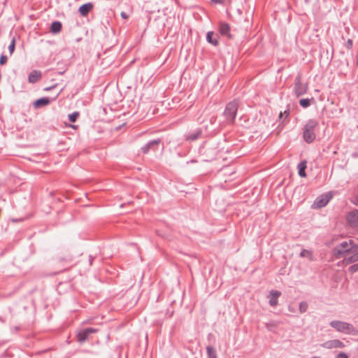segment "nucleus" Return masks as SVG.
I'll return each mask as SVG.
<instances>
[{"label": "nucleus", "mask_w": 358, "mask_h": 358, "mask_svg": "<svg viewBox=\"0 0 358 358\" xmlns=\"http://www.w3.org/2000/svg\"><path fill=\"white\" fill-rule=\"evenodd\" d=\"M318 125L317 121L309 120L305 124L303 133V138L308 143H313L316 137L315 129Z\"/></svg>", "instance_id": "obj_1"}, {"label": "nucleus", "mask_w": 358, "mask_h": 358, "mask_svg": "<svg viewBox=\"0 0 358 358\" xmlns=\"http://www.w3.org/2000/svg\"><path fill=\"white\" fill-rule=\"evenodd\" d=\"M353 244L354 242L351 240L343 241L334 247L332 253L336 258H343L344 260L348 250L352 248Z\"/></svg>", "instance_id": "obj_2"}, {"label": "nucleus", "mask_w": 358, "mask_h": 358, "mask_svg": "<svg viewBox=\"0 0 358 358\" xmlns=\"http://www.w3.org/2000/svg\"><path fill=\"white\" fill-rule=\"evenodd\" d=\"M330 325L341 333L352 335L358 334V331L352 324L345 322L334 320L331 322Z\"/></svg>", "instance_id": "obj_3"}, {"label": "nucleus", "mask_w": 358, "mask_h": 358, "mask_svg": "<svg viewBox=\"0 0 358 358\" xmlns=\"http://www.w3.org/2000/svg\"><path fill=\"white\" fill-rule=\"evenodd\" d=\"M358 261V245L356 244L352 245V248L348 250V254L345 257L343 262L345 264H350L351 263Z\"/></svg>", "instance_id": "obj_4"}, {"label": "nucleus", "mask_w": 358, "mask_h": 358, "mask_svg": "<svg viewBox=\"0 0 358 358\" xmlns=\"http://www.w3.org/2000/svg\"><path fill=\"white\" fill-rule=\"evenodd\" d=\"M238 110V103L234 101L228 103L225 110V115L227 118L233 122L236 117V112Z\"/></svg>", "instance_id": "obj_5"}, {"label": "nucleus", "mask_w": 358, "mask_h": 358, "mask_svg": "<svg viewBox=\"0 0 358 358\" xmlns=\"http://www.w3.org/2000/svg\"><path fill=\"white\" fill-rule=\"evenodd\" d=\"M308 90V85L306 83H302L299 78L296 79L294 85V92L297 96L305 94Z\"/></svg>", "instance_id": "obj_6"}, {"label": "nucleus", "mask_w": 358, "mask_h": 358, "mask_svg": "<svg viewBox=\"0 0 358 358\" xmlns=\"http://www.w3.org/2000/svg\"><path fill=\"white\" fill-rule=\"evenodd\" d=\"M331 199L330 194H326L317 197L313 203V208H320L324 207Z\"/></svg>", "instance_id": "obj_7"}, {"label": "nucleus", "mask_w": 358, "mask_h": 358, "mask_svg": "<svg viewBox=\"0 0 358 358\" xmlns=\"http://www.w3.org/2000/svg\"><path fill=\"white\" fill-rule=\"evenodd\" d=\"M322 345L323 348L327 349L343 348L345 347L344 343L338 339L327 341L324 342Z\"/></svg>", "instance_id": "obj_8"}, {"label": "nucleus", "mask_w": 358, "mask_h": 358, "mask_svg": "<svg viewBox=\"0 0 358 358\" xmlns=\"http://www.w3.org/2000/svg\"><path fill=\"white\" fill-rule=\"evenodd\" d=\"M96 331H97L96 329H93V328H88L85 330H83V331L78 332V334L77 335L78 341L80 343H83L86 340L88 339L89 336L91 334L96 333Z\"/></svg>", "instance_id": "obj_9"}, {"label": "nucleus", "mask_w": 358, "mask_h": 358, "mask_svg": "<svg viewBox=\"0 0 358 358\" xmlns=\"http://www.w3.org/2000/svg\"><path fill=\"white\" fill-rule=\"evenodd\" d=\"M281 296V292L278 290H271L268 295L269 304L271 306L275 307L278 303V298Z\"/></svg>", "instance_id": "obj_10"}, {"label": "nucleus", "mask_w": 358, "mask_h": 358, "mask_svg": "<svg viewBox=\"0 0 358 358\" xmlns=\"http://www.w3.org/2000/svg\"><path fill=\"white\" fill-rule=\"evenodd\" d=\"M93 8L94 4L92 3H87L80 6L78 11L81 16L85 17L92 10Z\"/></svg>", "instance_id": "obj_11"}, {"label": "nucleus", "mask_w": 358, "mask_h": 358, "mask_svg": "<svg viewBox=\"0 0 358 358\" xmlns=\"http://www.w3.org/2000/svg\"><path fill=\"white\" fill-rule=\"evenodd\" d=\"M42 77V73L40 71L34 70L32 71L28 76V81L30 83H35L41 80Z\"/></svg>", "instance_id": "obj_12"}, {"label": "nucleus", "mask_w": 358, "mask_h": 358, "mask_svg": "<svg viewBox=\"0 0 358 358\" xmlns=\"http://www.w3.org/2000/svg\"><path fill=\"white\" fill-rule=\"evenodd\" d=\"M347 220L350 224L356 225L358 223V211H352L347 215Z\"/></svg>", "instance_id": "obj_13"}, {"label": "nucleus", "mask_w": 358, "mask_h": 358, "mask_svg": "<svg viewBox=\"0 0 358 358\" xmlns=\"http://www.w3.org/2000/svg\"><path fill=\"white\" fill-rule=\"evenodd\" d=\"M230 27L227 23H221L220 26V32L222 35L226 36L228 38H231V35L229 34Z\"/></svg>", "instance_id": "obj_14"}, {"label": "nucleus", "mask_w": 358, "mask_h": 358, "mask_svg": "<svg viewBox=\"0 0 358 358\" xmlns=\"http://www.w3.org/2000/svg\"><path fill=\"white\" fill-rule=\"evenodd\" d=\"M50 99L47 97L41 98V99H38L36 101H35L34 106L36 108H39V107H41L43 106L48 105L50 103Z\"/></svg>", "instance_id": "obj_15"}, {"label": "nucleus", "mask_w": 358, "mask_h": 358, "mask_svg": "<svg viewBox=\"0 0 358 358\" xmlns=\"http://www.w3.org/2000/svg\"><path fill=\"white\" fill-rule=\"evenodd\" d=\"M206 39L210 43L214 45H217L218 44L217 36L213 31L208 32Z\"/></svg>", "instance_id": "obj_16"}, {"label": "nucleus", "mask_w": 358, "mask_h": 358, "mask_svg": "<svg viewBox=\"0 0 358 358\" xmlns=\"http://www.w3.org/2000/svg\"><path fill=\"white\" fill-rule=\"evenodd\" d=\"M62 23L59 22H54L50 26V31L53 34H58L61 31Z\"/></svg>", "instance_id": "obj_17"}, {"label": "nucleus", "mask_w": 358, "mask_h": 358, "mask_svg": "<svg viewBox=\"0 0 358 358\" xmlns=\"http://www.w3.org/2000/svg\"><path fill=\"white\" fill-rule=\"evenodd\" d=\"M298 168H299V175L302 178L306 177V174L305 170L306 169V162L303 161V162H300L298 166Z\"/></svg>", "instance_id": "obj_18"}, {"label": "nucleus", "mask_w": 358, "mask_h": 358, "mask_svg": "<svg viewBox=\"0 0 358 358\" xmlns=\"http://www.w3.org/2000/svg\"><path fill=\"white\" fill-rule=\"evenodd\" d=\"M313 102H314V99L313 98H311V99H301L299 100V104L303 108H308V107H309L311 105V103H313Z\"/></svg>", "instance_id": "obj_19"}, {"label": "nucleus", "mask_w": 358, "mask_h": 358, "mask_svg": "<svg viewBox=\"0 0 358 358\" xmlns=\"http://www.w3.org/2000/svg\"><path fill=\"white\" fill-rule=\"evenodd\" d=\"M159 143V140H155V141H150L148 145H146L145 146L143 147L142 150L143 151L144 153H147L149 150V148L153 145H158Z\"/></svg>", "instance_id": "obj_20"}, {"label": "nucleus", "mask_w": 358, "mask_h": 358, "mask_svg": "<svg viewBox=\"0 0 358 358\" xmlns=\"http://www.w3.org/2000/svg\"><path fill=\"white\" fill-rule=\"evenodd\" d=\"M206 350H207L208 358H217L215 351L212 347L208 346L206 348Z\"/></svg>", "instance_id": "obj_21"}, {"label": "nucleus", "mask_w": 358, "mask_h": 358, "mask_svg": "<svg viewBox=\"0 0 358 358\" xmlns=\"http://www.w3.org/2000/svg\"><path fill=\"white\" fill-rule=\"evenodd\" d=\"M79 115H80V114L78 112H74V113L69 115V119L71 122H74L76 121V120L79 117Z\"/></svg>", "instance_id": "obj_22"}, {"label": "nucleus", "mask_w": 358, "mask_h": 358, "mask_svg": "<svg viewBox=\"0 0 358 358\" xmlns=\"http://www.w3.org/2000/svg\"><path fill=\"white\" fill-rule=\"evenodd\" d=\"M301 256L302 257H307V258H309L310 259H312V252L309 250H303L301 252Z\"/></svg>", "instance_id": "obj_23"}, {"label": "nucleus", "mask_w": 358, "mask_h": 358, "mask_svg": "<svg viewBox=\"0 0 358 358\" xmlns=\"http://www.w3.org/2000/svg\"><path fill=\"white\" fill-rule=\"evenodd\" d=\"M15 46V38H13L10 45L8 46V50H9V52L10 54H13V52H14Z\"/></svg>", "instance_id": "obj_24"}, {"label": "nucleus", "mask_w": 358, "mask_h": 358, "mask_svg": "<svg viewBox=\"0 0 358 358\" xmlns=\"http://www.w3.org/2000/svg\"><path fill=\"white\" fill-rule=\"evenodd\" d=\"M308 308V304L305 302H302L300 303V306H299V310L301 313H304L306 311Z\"/></svg>", "instance_id": "obj_25"}, {"label": "nucleus", "mask_w": 358, "mask_h": 358, "mask_svg": "<svg viewBox=\"0 0 358 358\" xmlns=\"http://www.w3.org/2000/svg\"><path fill=\"white\" fill-rule=\"evenodd\" d=\"M7 57L5 55H1L0 57V64L3 65L7 62Z\"/></svg>", "instance_id": "obj_26"}, {"label": "nucleus", "mask_w": 358, "mask_h": 358, "mask_svg": "<svg viewBox=\"0 0 358 358\" xmlns=\"http://www.w3.org/2000/svg\"><path fill=\"white\" fill-rule=\"evenodd\" d=\"M288 115H289V111L288 110H285V111H284V113L281 112L280 113L279 117H280V119H282L283 117V116H285V117H288Z\"/></svg>", "instance_id": "obj_27"}, {"label": "nucleus", "mask_w": 358, "mask_h": 358, "mask_svg": "<svg viewBox=\"0 0 358 358\" xmlns=\"http://www.w3.org/2000/svg\"><path fill=\"white\" fill-rule=\"evenodd\" d=\"M357 270H358V264H355L350 267V271L351 272H355V271H357Z\"/></svg>", "instance_id": "obj_28"}, {"label": "nucleus", "mask_w": 358, "mask_h": 358, "mask_svg": "<svg viewBox=\"0 0 358 358\" xmlns=\"http://www.w3.org/2000/svg\"><path fill=\"white\" fill-rule=\"evenodd\" d=\"M337 358H348V356L344 352H340L337 355Z\"/></svg>", "instance_id": "obj_29"}, {"label": "nucleus", "mask_w": 358, "mask_h": 358, "mask_svg": "<svg viewBox=\"0 0 358 358\" xmlns=\"http://www.w3.org/2000/svg\"><path fill=\"white\" fill-rule=\"evenodd\" d=\"M347 48L348 49H351L352 47V41L351 39H348V41H347V45H346Z\"/></svg>", "instance_id": "obj_30"}, {"label": "nucleus", "mask_w": 358, "mask_h": 358, "mask_svg": "<svg viewBox=\"0 0 358 358\" xmlns=\"http://www.w3.org/2000/svg\"><path fill=\"white\" fill-rule=\"evenodd\" d=\"M212 3H224L226 0H211Z\"/></svg>", "instance_id": "obj_31"}, {"label": "nucleus", "mask_w": 358, "mask_h": 358, "mask_svg": "<svg viewBox=\"0 0 358 358\" xmlns=\"http://www.w3.org/2000/svg\"><path fill=\"white\" fill-rule=\"evenodd\" d=\"M120 15L124 19H127L129 17V15L125 12H122Z\"/></svg>", "instance_id": "obj_32"}, {"label": "nucleus", "mask_w": 358, "mask_h": 358, "mask_svg": "<svg viewBox=\"0 0 358 358\" xmlns=\"http://www.w3.org/2000/svg\"><path fill=\"white\" fill-rule=\"evenodd\" d=\"M71 127L72 128L75 129L77 128V126H75V125H71Z\"/></svg>", "instance_id": "obj_33"}, {"label": "nucleus", "mask_w": 358, "mask_h": 358, "mask_svg": "<svg viewBox=\"0 0 358 358\" xmlns=\"http://www.w3.org/2000/svg\"><path fill=\"white\" fill-rule=\"evenodd\" d=\"M313 358H317V357H313Z\"/></svg>", "instance_id": "obj_34"}]
</instances>
